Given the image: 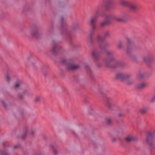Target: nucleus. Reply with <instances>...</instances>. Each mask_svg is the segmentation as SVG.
<instances>
[{"label":"nucleus","instance_id":"f257e3e1","mask_svg":"<svg viewBox=\"0 0 155 155\" xmlns=\"http://www.w3.org/2000/svg\"><path fill=\"white\" fill-rule=\"evenodd\" d=\"M104 61L106 66L112 69H114L118 67L123 68L126 65L125 63L117 61L116 58L113 57L109 59H105Z\"/></svg>","mask_w":155,"mask_h":155},{"label":"nucleus","instance_id":"f03ea898","mask_svg":"<svg viewBox=\"0 0 155 155\" xmlns=\"http://www.w3.org/2000/svg\"><path fill=\"white\" fill-rule=\"evenodd\" d=\"M110 44L107 42H105L103 44L100 43L98 44L99 47L100 49V52L98 54L97 53V49L93 48L91 51V56L94 61L98 60L100 58V54L106 51V48L110 47Z\"/></svg>","mask_w":155,"mask_h":155},{"label":"nucleus","instance_id":"7ed1b4c3","mask_svg":"<svg viewBox=\"0 0 155 155\" xmlns=\"http://www.w3.org/2000/svg\"><path fill=\"white\" fill-rule=\"evenodd\" d=\"M131 75L130 73L126 72H119L116 74L115 78L116 80H120L122 81H125L128 85L133 84L134 82L133 80L130 79Z\"/></svg>","mask_w":155,"mask_h":155},{"label":"nucleus","instance_id":"20e7f679","mask_svg":"<svg viewBox=\"0 0 155 155\" xmlns=\"http://www.w3.org/2000/svg\"><path fill=\"white\" fill-rule=\"evenodd\" d=\"M125 38L127 42L126 52L127 56L132 54L133 51L137 50L140 49L139 47L129 37L126 36Z\"/></svg>","mask_w":155,"mask_h":155},{"label":"nucleus","instance_id":"39448f33","mask_svg":"<svg viewBox=\"0 0 155 155\" xmlns=\"http://www.w3.org/2000/svg\"><path fill=\"white\" fill-rule=\"evenodd\" d=\"M104 15L105 17V19L109 21V20H114L117 22L125 23L127 22L128 20V19L126 16L121 17H118L112 14L107 15Z\"/></svg>","mask_w":155,"mask_h":155},{"label":"nucleus","instance_id":"423d86ee","mask_svg":"<svg viewBox=\"0 0 155 155\" xmlns=\"http://www.w3.org/2000/svg\"><path fill=\"white\" fill-rule=\"evenodd\" d=\"M61 62L65 65L66 69L68 70H75L80 68L79 65H76L73 61L67 62L65 60H63L61 61Z\"/></svg>","mask_w":155,"mask_h":155},{"label":"nucleus","instance_id":"0eeeda50","mask_svg":"<svg viewBox=\"0 0 155 155\" xmlns=\"http://www.w3.org/2000/svg\"><path fill=\"white\" fill-rule=\"evenodd\" d=\"M51 51L55 55L61 53L62 51V47L58 45L55 39L52 41Z\"/></svg>","mask_w":155,"mask_h":155},{"label":"nucleus","instance_id":"6e6552de","mask_svg":"<svg viewBox=\"0 0 155 155\" xmlns=\"http://www.w3.org/2000/svg\"><path fill=\"white\" fill-rule=\"evenodd\" d=\"M142 58L143 61L146 63L147 66L149 68H151L152 67L150 62H154L155 61L154 56L150 54H148L146 56L143 57Z\"/></svg>","mask_w":155,"mask_h":155},{"label":"nucleus","instance_id":"1a4fd4ad","mask_svg":"<svg viewBox=\"0 0 155 155\" xmlns=\"http://www.w3.org/2000/svg\"><path fill=\"white\" fill-rule=\"evenodd\" d=\"M155 137V131L150 132L148 133L146 138V142L150 147H152L154 145Z\"/></svg>","mask_w":155,"mask_h":155},{"label":"nucleus","instance_id":"9d476101","mask_svg":"<svg viewBox=\"0 0 155 155\" xmlns=\"http://www.w3.org/2000/svg\"><path fill=\"white\" fill-rule=\"evenodd\" d=\"M104 7L106 10H109L115 4V0H104Z\"/></svg>","mask_w":155,"mask_h":155},{"label":"nucleus","instance_id":"9b49d317","mask_svg":"<svg viewBox=\"0 0 155 155\" xmlns=\"http://www.w3.org/2000/svg\"><path fill=\"white\" fill-rule=\"evenodd\" d=\"M106 105L108 109L110 111H113L115 107V105L112 103L110 100L108 98H107L105 100Z\"/></svg>","mask_w":155,"mask_h":155},{"label":"nucleus","instance_id":"f8f14e48","mask_svg":"<svg viewBox=\"0 0 155 155\" xmlns=\"http://www.w3.org/2000/svg\"><path fill=\"white\" fill-rule=\"evenodd\" d=\"M128 8L131 11L135 12L138 11L139 9L137 4L130 2Z\"/></svg>","mask_w":155,"mask_h":155},{"label":"nucleus","instance_id":"ddd939ff","mask_svg":"<svg viewBox=\"0 0 155 155\" xmlns=\"http://www.w3.org/2000/svg\"><path fill=\"white\" fill-rule=\"evenodd\" d=\"M119 132L117 131H115L113 134L110 135V137L113 142H115L117 140H120V138L118 136Z\"/></svg>","mask_w":155,"mask_h":155},{"label":"nucleus","instance_id":"4468645a","mask_svg":"<svg viewBox=\"0 0 155 155\" xmlns=\"http://www.w3.org/2000/svg\"><path fill=\"white\" fill-rule=\"evenodd\" d=\"M124 140L125 141L128 143L132 141L137 142L138 140V139L136 137L133 136H128L125 138Z\"/></svg>","mask_w":155,"mask_h":155},{"label":"nucleus","instance_id":"2eb2a0df","mask_svg":"<svg viewBox=\"0 0 155 155\" xmlns=\"http://www.w3.org/2000/svg\"><path fill=\"white\" fill-rule=\"evenodd\" d=\"M110 21L106 19L101 21L100 23V26L101 28H104L106 26L110 25Z\"/></svg>","mask_w":155,"mask_h":155},{"label":"nucleus","instance_id":"dca6fc26","mask_svg":"<svg viewBox=\"0 0 155 155\" xmlns=\"http://www.w3.org/2000/svg\"><path fill=\"white\" fill-rule=\"evenodd\" d=\"M27 91L25 90H23L22 92V94L18 93L17 95V98L21 101H23L25 99V96L24 95L26 94L27 93Z\"/></svg>","mask_w":155,"mask_h":155},{"label":"nucleus","instance_id":"f3484780","mask_svg":"<svg viewBox=\"0 0 155 155\" xmlns=\"http://www.w3.org/2000/svg\"><path fill=\"white\" fill-rule=\"evenodd\" d=\"M127 56L129 57L130 60L133 62L135 63L138 62V60L137 55L132 54L128 55Z\"/></svg>","mask_w":155,"mask_h":155},{"label":"nucleus","instance_id":"a211bd4d","mask_svg":"<svg viewBox=\"0 0 155 155\" xmlns=\"http://www.w3.org/2000/svg\"><path fill=\"white\" fill-rule=\"evenodd\" d=\"M93 35L94 32L92 31H90L87 38V39L89 43L91 45L93 44L94 41L93 38Z\"/></svg>","mask_w":155,"mask_h":155},{"label":"nucleus","instance_id":"6ab92c4d","mask_svg":"<svg viewBox=\"0 0 155 155\" xmlns=\"http://www.w3.org/2000/svg\"><path fill=\"white\" fill-rule=\"evenodd\" d=\"M97 18H98L94 16L91 17L89 21V25L96 24V23L97 21Z\"/></svg>","mask_w":155,"mask_h":155},{"label":"nucleus","instance_id":"aec40b11","mask_svg":"<svg viewBox=\"0 0 155 155\" xmlns=\"http://www.w3.org/2000/svg\"><path fill=\"white\" fill-rule=\"evenodd\" d=\"M147 85L146 83H142L137 85L136 87L138 89H142L145 88Z\"/></svg>","mask_w":155,"mask_h":155},{"label":"nucleus","instance_id":"412c9836","mask_svg":"<svg viewBox=\"0 0 155 155\" xmlns=\"http://www.w3.org/2000/svg\"><path fill=\"white\" fill-rule=\"evenodd\" d=\"M148 110V108L147 107H143L140 109L139 113L141 115L145 114Z\"/></svg>","mask_w":155,"mask_h":155},{"label":"nucleus","instance_id":"4be33fe9","mask_svg":"<svg viewBox=\"0 0 155 155\" xmlns=\"http://www.w3.org/2000/svg\"><path fill=\"white\" fill-rule=\"evenodd\" d=\"M130 2L122 0L120 1V3L122 6L128 8Z\"/></svg>","mask_w":155,"mask_h":155},{"label":"nucleus","instance_id":"5701e85b","mask_svg":"<svg viewBox=\"0 0 155 155\" xmlns=\"http://www.w3.org/2000/svg\"><path fill=\"white\" fill-rule=\"evenodd\" d=\"M28 127L27 126H25L24 127L23 131L24 134L21 137V138L22 139H24L25 138L26 136V133L28 131Z\"/></svg>","mask_w":155,"mask_h":155},{"label":"nucleus","instance_id":"b1692460","mask_svg":"<svg viewBox=\"0 0 155 155\" xmlns=\"http://www.w3.org/2000/svg\"><path fill=\"white\" fill-rule=\"evenodd\" d=\"M96 39L97 41L98 42V44L101 43V42H102L103 41L101 36L99 34H97L96 37Z\"/></svg>","mask_w":155,"mask_h":155},{"label":"nucleus","instance_id":"393cba45","mask_svg":"<svg viewBox=\"0 0 155 155\" xmlns=\"http://www.w3.org/2000/svg\"><path fill=\"white\" fill-rule=\"evenodd\" d=\"M31 34L33 36L35 37L36 38H38L40 35L36 30H33L31 32Z\"/></svg>","mask_w":155,"mask_h":155},{"label":"nucleus","instance_id":"a878e982","mask_svg":"<svg viewBox=\"0 0 155 155\" xmlns=\"http://www.w3.org/2000/svg\"><path fill=\"white\" fill-rule=\"evenodd\" d=\"M117 47L119 49H121L123 48L124 47L123 42L122 41L119 40L118 41Z\"/></svg>","mask_w":155,"mask_h":155},{"label":"nucleus","instance_id":"bb28decb","mask_svg":"<svg viewBox=\"0 0 155 155\" xmlns=\"http://www.w3.org/2000/svg\"><path fill=\"white\" fill-rule=\"evenodd\" d=\"M101 9L99 8L97 9L95 12L94 15V16L98 18V17L100 15Z\"/></svg>","mask_w":155,"mask_h":155},{"label":"nucleus","instance_id":"cd10ccee","mask_svg":"<svg viewBox=\"0 0 155 155\" xmlns=\"http://www.w3.org/2000/svg\"><path fill=\"white\" fill-rule=\"evenodd\" d=\"M112 120L110 118L107 117L105 119V123L108 126L112 124Z\"/></svg>","mask_w":155,"mask_h":155},{"label":"nucleus","instance_id":"c85d7f7f","mask_svg":"<svg viewBox=\"0 0 155 155\" xmlns=\"http://www.w3.org/2000/svg\"><path fill=\"white\" fill-rule=\"evenodd\" d=\"M41 100V97L39 96H36L34 99V101L35 103L40 102Z\"/></svg>","mask_w":155,"mask_h":155},{"label":"nucleus","instance_id":"c756f323","mask_svg":"<svg viewBox=\"0 0 155 155\" xmlns=\"http://www.w3.org/2000/svg\"><path fill=\"white\" fill-rule=\"evenodd\" d=\"M84 65L87 72L90 74H91L92 73V72L89 67L88 65L86 63L84 64Z\"/></svg>","mask_w":155,"mask_h":155},{"label":"nucleus","instance_id":"7c9ffc66","mask_svg":"<svg viewBox=\"0 0 155 155\" xmlns=\"http://www.w3.org/2000/svg\"><path fill=\"white\" fill-rule=\"evenodd\" d=\"M90 25V26L91 29V31L94 32V31H95L97 28V26L96 24Z\"/></svg>","mask_w":155,"mask_h":155},{"label":"nucleus","instance_id":"2f4dec72","mask_svg":"<svg viewBox=\"0 0 155 155\" xmlns=\"http://www.w3.org/2000/svg\"><path fill=\"white\" fill-rule=\"evenodd\" d=\"M145 76L144 73H140L138 75V78L139 79H141L143 78Z\"/></svg>","mask_w":155,"mask_h":155},{"label":"nucleus","instance_id":"473e14b6","mask_svg":"<svg viewBox=\"0 0 155 155\" xmlns=\"http://www.w3.org/2000/svg\"><path fill=\"white\" fill-rule=\"evenodd\" d=\"M104 52H105L106 54L108 56H112L113 55V52L111 51L106 50Z\"/></svg>","mask_w":155,"mask_h":155},{"label":"nucleus","instance_id":"72a5a7b5","mask_svg":"<svg viewBox=\"0 0 155 155\" xmlns=\"http://www.w3.org/2000/svg\"><path fill=\"white\" fill-rule=\"evenodd\" d=\"M110 31H106L104 32V37L105 38H106L107 37L109 36L110 35Z\"/></svg>","mask_w":155,"mask_h":155},{"label":"nucleus","instance_id":"f704fd0d","mask_svg":"<svg viewBox=\"0 0 155 155\" xmlns=\"http://www.w3.org/2000/svg\"><path fill=\"white\" fill-rule=\"evenodd\" d=\"M20 85L19 83H16L14 84V87L15 89H17L20 87Z\"/></svg>","mask_w":155,"mask_h":155},{"label":"nucleus","instance_id":"c9c22d12","mask_svg":"<svg viewBox=\"0 0 155 155\" xmlns=\"http://www.w3.org/2000/svg\"><path fill=\"white\" fill-rule=\"evenodd\" d=\"M0 155H10L9 153L5 151L0 150Z\"/></svg>","mask_w":155,"mask_h":155},{"label":"nucleus","instance_id":"e433bc0d","mask_svg":"<svg viewBox=\"0 0 155 155\" xmlns=\"http://www.w3.org/2000/svg\"><path fill=\"white\" fill-rule=\"evenodd\" d=\"M117 117L119 118H121L124 116V114L122 112L118 113L117 114Z\"/></svg>","mask_w":155,"mask_h":155},{"label":"nucleus","instance_id":"4c0bfd02","mask_svg":"<svg viewBox=\"0 0 155 155\" xmlns=\"http://www.w3.org/2000/svg\"><path fill=\"white\" fill-rule=\"evenodd\" d=\"M150 101L151 103H153L155 102V95H154L153 97L151 98Z\"/></svg>","mask_w":155,"mask_h":155},{"label":"nucleus","instance_id":"58836bf2","mask_svg":"<svg viewBox=\"0 0 155 155\" xmlns=\"http://www.w3.org/2000/svg\"><path fill=\"white\" fill-rule=\"evenodd\" d=\"M6 81L8 82H9L10 81V77H9V75L8 74L6 75Z\"/></svg>","mask_w":155,"mask_h":155},{"label":"nucleus","instance_id":"ea45409f","mask_svg":"<svg viewBox=\"0 0 155 155\" xmlns=\"http://www.w3.org/2000/svg\"><path fill=\"white\" fill-rule=\"evenodd\" d=\"M2 104H3L4 107L6 109L7 108V105L5 104V102L3 101H1Z\"/></svg>","mask_w":155,"mask_h":155},{"label":"nucleus","instance_id":"a19ab883","mask_svg":"<svg viewBox=\"0 0 155 155\" xmlns=\"http://www.w3.org/2000/svg\"><path fill=\"white\" fill-rule=\"evenodd\" d=\"M51 0H46L45 2L47 4L50 5L51 3Z\"/></svg>","mask_w":155,"mask_h":155},{"label":"nucleus","instance_id":"79ce46f5","mask_svg":"<svg viewBox=\"0 0 155 155\" xmlns=\"http://www.w3.org/2000/svg\"><path fill=\"white\" fill-rule=\"evenodd\" d=\"M97 66L98 68H101L102 65L101 63H98L97 64Z\"/></svg>","mask_w":155,"mask_h":155},{"label":"nucleus","instance_id":"37998d69","mask_svg":"<svg viewBox=\"0 0 155 155\" xmlns=\"http://www.w3.org/2000/svg\"><path fill=\"white\" fill-rule=\"evenodd\" d=\"M53 153L54 154V155H57L58 153V152L57 150L55 149H54Z\"/></svg>","mask_w":155,"mask_h":155},{"label":"nucleus","instance_id":"c03bdc74","mask_svg":"<svg viewBox=\"0 0 155 155\" xmlns=\"http://www.w3.org/2000/svg\"><path fill=\"white\" fill-rule=\"evenodd\" d=\"M79 26V24L78 23H76L73 25V28L75 29V28H78Z\"/></svg>","mask_w":155,"mask_h":155},{"label":"nucleus","instance_id":"a18cd8bd","mask_svg":"<svg viewBox=\"0 0 155 155\" xmlns=\"http://www.w3.org/2000/svg\"><path fill=\"white\" fill-rule=\"evenodd\" d=\"M20 147V145H15V146L14 147V149H17V148H19V147Z\"/></svg>","mask_w":155,"mask_h":155},{"label":"nucleus","instance_id":"49530a36","mask_svg":"<svg viewBox=\"0 0 155 155\" xmlns=\"http://www.w3.org/2000/svg\"><path fill=\"white\" fill-rule=\"evenodd\" d=\"M63 20H64V18H63V17H61L60 18V21H61V23H63Z\"/></svg>","mask_w":155,"mask_h":155},{"label":"nucleus","instance_id":"de8ad7c7","mask_svg":"<svg viewBox=\"0 0 155 155\" xmlns=\"http://www.w3.org/2000/svg\"><path fill=\"white\" fill-rule=\"evenodd\" d=\"M35 133V131L34 130H32L30 132V134L32 135H33Z\"/></svg>","mask_w":155,"mask_h":155},{"label":"nucleus","instance_id":"09e8293b","mask_svg":"<svg viewBox=\"0 0 155 155\" xmlns=\"http://www.w3.org/2000/svg\"><path fill=\"white\" fill-rule=\"evenodd\" d=\"M153 147H151L150 149V151L151 152H153Z\"/></svg>","mask_w":155,"mask_h":155},{"label":"nucleus","instance_id":"8fccbe9b","mask_svg":"<svg viewBox=\"0 0 155 155\" xmlns=\"http://www.w3.org/2000/svg\"><path fill=\"white\" fill-rule=\"evenodd\" d=\"M153 150L155 152V147H153Z\"/></svg>","mask_w":155,"mask_h":155},{"label":"nucleus","instance_id":"3c124183","mask_svg":"<svg viewBox=\"0 0 155 155\" xmlns=\"http://www.w3.org/2000/svg\"><path fill=\"white\" fill-rule=\"evenodd\" d=\"M44 74H45V75H47V74H46V73H45Z\"/></svg>","mask_w":155,"mask_h":155},{"label":"nucleus","instance_id":"603ef678","mask_svg":"<svg viewBox=\"0 0 155 155\" xmlns=\"http://www.w3.org/2000/svg\"><path fill=\"white\" fill-rule=\"evenodd\" d=\"M32 64L33 65H35V64H34V63H32Z\"/></svg>","mask_w":155,"mask_h":155}]
</instances>
